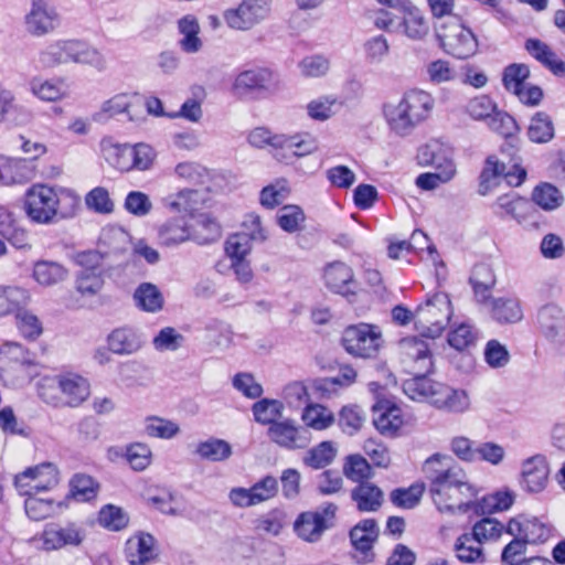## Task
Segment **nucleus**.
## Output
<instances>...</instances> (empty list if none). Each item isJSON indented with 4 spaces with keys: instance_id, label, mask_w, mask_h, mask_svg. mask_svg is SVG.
<instances>
[{
    "instance_id": "3c124183",
    "label": "nucleus",
    "mask_w": 565,
    "mask_h": 565,
    "mask_svg": "<svg viewBox=\"0 0 565 565\" xmlns=\"http://www.w3.org/2000/svg\"><path fill=\"white\" fill-rule=\"evenodd\" d=\"M178 423L159 416H148L143 422V433L151 438L172 439L180 434Z\"/></svg>"
},
{
    "instance_id": "a18cd8bd",
    "label": "nucleus",
    "mask_w": 565,
    "mask_h": 565,
    "mask_svg": "<svg viewBox=\"0 0 565 565\" xmlns=\"http://www.w3.org/2000/svg\"><path fill=\"white\" fill-rule=\"evenodd\" d=\"M491 316L499 323H515L522 320L523 311L516 298L501 297L492 300Z\"/></svg>"
},
{
    "instance_id": "8fccbe9b",
    "label": "nucleus",
    "mask_w": 565,
    "mask_h": 565,
    "mask_svg": "<svg viewBox=\"0 0 565 565\" xmlns=\"http://www.w3.org/2000/svg\"><path fill=\"white\" fill-rule=\"evenodd\" d=\"M158 238L164 246H174L188 241L190 231L182 218H172L159 227Z\"/></svg>"
},
{
    "instance_id": "4d7b16f0",
    "label": "nucleus",
    "mask_w": 565,
    "mask_h": 565,
    "mask_svg": "<svg viewBox=\"0 0 565 565\" xmlns=\"http://www.w3.org/2000/svg\"><path fill=\"white\" fill-rule=\"evenodd\" d=\"M530 76V68L525 64H511L503 71L502 82L507 90L515 96L524 88Z\"/></svg>"
},
{
    "instance_id": "6ab92c4d",
    "label": "nucleus",
    "mask_w": 565,
    "mask_h": 565,
    "mask_svg": "<svg viewBox=\"0 0 565 565\" xmlns=\"http://www.w3.org/2000/svg\"><path fill=\"white\" fill-rule=\"evenodd\" d=\"M379 536V527L373 519H365L350 531V540L355 550L354 557L359 563H370L374 558L373 544Z\"/></svg>"
},
{
    "instance_id": "5701e85b",
    "label": "nucleus",
    "mask_w": 565,
    "mask_h": 565,
    "mask_svg": "<svg viewBox=\"0 0 565 565\" xmlns=\"http://www.w3.org/2000/svg\"><path fill=\"white\" fill-rule=\"evenodd\" d=\"M34 177L35 164L31 160L0 156V184H22Z\"/></svg>"
},
{
    "instance_id": "f3484780",
    "label": "nucleus",
    "mask_w": 565,
    "mask_h": 565,
    "mask_svg": "<svg viewBox=\"0 0 565 565\" xmlns=\"http://www.w3.org/2000/svg\"><path fill=\"white\" fill-rule=\"evenodd\" d=\"M267 436L274 444L288 450L303 449L310 443L308 429L296 425L289 418L273 423L267 430Z\"/></svg>"
},
{
    "instance_id": "c9c22d12",
    "label": "nucleus",
    "mask_w": 565,
    "mask_h": 565,
    "mask_svg": "<svg viewBox=\"0 0 565 565\" xmlns=\"http://www.w3.org/2000/svg\"><path fill=\"white\" fill-rule=\"evenodd\" d=\"M134 301L138 309L149 313H157L163 309L164 297L157 285L141 282L134 291Z\"/></svg>"
},
{
    "instance_id": "4c0bfd02",
    "label": "nucleus",
    "mask_w": 565,
    "mask_h": 565,
    "mask_svg": "<svg viewBox=\"0 0 565 565\" xmlns=\"http://www.w3.org/2000/svg\"><path fill=\"white\" fill-rule=\"evenodd\" d=\"M482 542L477 541L470 533L461 534L454 544V551L459 562L465 564L486 563Z\"/></svg>"
},
{
    "instance_id": "49530a36",
    "label": "nucleus",
    "mask_w": 565,
    "mask_h": 565,
    "mask_svg": "<svg viewBox=\"0 0 565 565\" xmlns=\"http://www.w3.org/2000/svg\"><path fill=\"white\" fill-rule=\"evenodd\" d=\"M555 136V128L550 115L544 111L535 113L527 127V137L534 143H547Z\"/></svg>"
},
{
    "instance_id": "dca6fc26",
    "label": "nucleus",
    "mask_w": 565,
    "mask_h": 565,
    "mask_svg": "<svg viewBox=\"0 0 565 565\" xmlns=\"http://www.w3.org/2000/svg\"><path fill=\"white\" fill-rule=\"evenodd\" d=\"M541 334L556 349L565 348V311L557 305L543 306L537 312Z\"/></svg>"
},
{
    "instance_id": "de8ad7c7",
    "label": "nucleus",
    "mask_w": 565,
    "mask_h": 565,
    "mask_svg": "<svg viewBox=\"0 0 565 565\" xmlns=\"http://www.w3.org/2000/svg\"><path fill=\"white\" fill-rule=\"evenodd\" d=\"M179 31L182 39L179 44L185 53H196L202 46V40L199 38L200 25L198 19L193 15H185L179 20Z\"/></svg>"
},
{
    "instance_id": "72a5a7b5",
    "label": "nucleus",
    "mask_w": 565,
    "mask_h": 565,
    "mask_svg": "<svg viewBox=\"0 0 565 565\" xmlns=\"http://www.w3.org/2000/svg\"><path fill=\"white\" fill-rule=\"evenodd\" d=\"M525 50L553 74L558 76L565 75V63L558 58L557 54L546 43L537 39H529L525 42Z\"/></svg>"
},
{
    "instance_id": "0e129e2a",
    "label": "nucleus",
    "mask_w": 565,
    "mask_h": 565,
    "mask_svg": "<svg viewBox=\"0 0 565 565\" xmlns=\"http://www.w3.org/2000/svg\"><path fill=\"white\" fill-rule=\"evenodd\" d=\"M343 471L348 479L359 483L372 477V468L361 455L349 456Z\"/></svg>"
},
{
    "instance_id": "a211bd4d",
    "label": "nucleus",
    "mask_w": 565,
    "mask_h": 565,
    "mask_svg": "<svg viewBox=\"0 0 565 565\" xmlns=\"http://www.w3.org/2000/svg\"><path fill=\"white\" fill-rule=\"evenodd\" d=\"M550 467L546 457L534 455L521 463L520 484L530 493L542 492L548 482Z\"/></svg>"
},
{
    "instance_id": "052dcab7",
    "label": "nucleus",
    "mask_w": 565,
    "mask_h": 565,
    "mask_svg": "<svg viewBox=\"0 0 565 565\" xmlns=\"http://www.w3.org/2000/svg\"><path fill=\"white\" fill-rule=\"evenodd\" d=\"M70 486V495L78 502H88L97 495L98 486L89 476L76 475Z\"/></svg>"
},
{
    "instance_id": "338daca9",
    "label": "nucleus",
    "mask_w": 565,
    "mask_h": 565,
    "mask_svg": "<svg viewBox=\"0 0 565 565\" xmlns=\"http://www.w3.org/2000/svg\"><path fill=\"white\" fill-rule=\"evenodd\" d=\"M98 522L110 531H120L127 526L129 518L122 509L109 504L100 510Z\"/></svg>"
},
{
    "instance_id": "09e8293b",
    "label": "nucleus",
    "mask_w": 565,
    "mask_h": 565,
    "mask_svg": "<svg viewBox=\"0 0 565 565\" xmlns=\"http://www.w3.org/2000/svg\"><path fill=\"white\" fill-rule=\"evenodd\" d=\"M362 50L369 65H381L391 54V44L385 35L376 34L363 42Z\"/></svg>"
},
{
    "instance_id": "79ce46f5",
    "label": "nucleus",
    "mask_w": 565,
    "mask_h": 565,
    "mask_svg": "<svg viewBox=\"0 0 565 565\" xmlns=\"http://www.w3.org/2000/svg\"><path fill=\"white\" fill-rule=\"evenodd\" d=\"M202 460L218 462L227 460L232 454V446L224 439L210 437L199 441L193 451Z\"/></svg>"
},
{
    "instance_id": "58836bf2",
    "label": "nucleus",
    "mask_w": 565,
    "mask_h": 565,
    "mask_svg": "<svg viewBox=\"0 0 565 565\" xmlns=\"http://www.w3.org/2000/svg\"><path fill=\"white\" fill-rule=\"evenodd\" d=\"M273 81V72L268 68H254L239 73L234 82L238 93L267 89Z\"/></svg>"
},
{
    "instance_id": "4be33fe9",
    "label": "nucleus",
    "mask_w": 565,
    "mask_h": 565,
    "mask_svg": "<svg viewBox=\"0 0 565 565\" xmlns=\"http://www.w3.org/2000/svg\"><path fill=\"white\" fill-rule=\"evenodd\" d=\"M33 363V354L20 343L8 342L0 348V376L7 381L9 373H22L26 365Z\"/></svg>"
},
{
    "instance_id": "0eeeda50",
    "label": "nucleus",
    "mask_w": 565,
    "mask_h": 565,
    "mask_svg": "<svg viewBox=\"0 0 565 565\" xmlns=\"http://www.w3.org/2000/svg\"><path fill=\"white\" fill-rule=\"evenodd\" d=\"M436 34L444 51L457 58H468L478 50L475 34L457 17L440 21Z\"/></svg>"
},
{
    "instance_id": "a19ab883",
    "label": "nucleus",
    "mask_w": 565,
    "mask_h": 565,
    "mask_svg": "<svg viewBox=\"0 0 565 565\" xmlns=\"http://www.w3.org/2000/svg\"><path fill=\"white\" fill-rule=\"evenodd\" d=\"M202 193L193 189H184L162 200L163 205L172 212L192 214L203 203Z\"/></svg>"
},
{
    "instance_id": "ea45409f",
    "label": "nucleus",
    "mask_w": 565,
    "mask_h": 565,
    "mask_svg": "<svg viewBox=\"0 0 565 565\" xmlns=\"http://www.w3.org/2000/svg\"><path fill=\"white\" fill-rule=\"evenodd\" d=\"M100 151L105 160L119 171H130L131 146L120 145L111 138L100 141Z\"/></svg>"
},
{
    "instance_id": "423d86ee",
    "label": "nucleus",
    "mask_w": 565,
    "mask_h": 565,
    "mask_svg": "<svg viewBox=\"0 0 565 565\" xmlns=\"http://www.w3.org/2000/svg\"><path fill=\"white\" fill-rule=\"evenodd\" d=\"M452 315L451 302L445 292L428 296L414 312V321L424 335L431 339L441 334Z\"/></svg>"
},
{
    "instance_id": "aec40b11",
    "label": "nucleus",
    "mask_w": 565,
    "mask_h": 565,
    "mask_svg": "<svg viewBox=\"0 0 565 565\" xmlns=\"http://www.w3.org/2000/svg\"><path fill=\"white\" fill-rule=\"evenodd\" d=\"M507 533L512 536H520L529 544H537L550 537L551 530L537 518L521 514L509 521Z\"/></svg>"
},
{
    "instance_id": "7c9ffc66",
    "label": "nucleus",
    "mask_w": 565,
    "mask_h": 565,
    "mask_svg": "<svg viewBox=\"0 0 565 565\" xmlns=\"http://www.w3.org/2000/svg\"><path fill=\"white\" fill-rule=\"evenodd\" d=\"M326 285L337 294H354L355 280L353 270L342 262H335L324 269Z\"/></svg>"
},
{
    "instance_id": "9b49d317",
    "label": "nucleus",
    "mask_w": 565,
    "mask_h": 565,
    "mask_svg": "<svg viewBox=\"0 0 565 565\" xmlns=\"http://www.w3.org/2000/svg\"><path fill=\"white\" fill-rule=\"evenodd\" d=\"M25 32L33 38L54 33L61 25V15L52 0H30L23 18Z\"/></svg>"
},
{
    "instance_id": "ddd939ff",
    "label": "nucleus",
    "mask_w": 565,
    "mask_h": 565,
    "mask_svg": "<svg viewBox=\"0 0 565 565\" xmlns=\"http://www.w3.org/2000/svg\"><path fill=\"white\" fill-rule=\"evenodd\" d=\"M417 162L422 167H431L435 171L452 179L457 174L454 148L439 139H431L418 149Z\"/></svg>"
},
{
    "instance_id": "bf43d9fd",
    "label": "nucleus",
    "mask_w": 565,
    "mask_h": 565,
    "mask_svg": "<svg viewBox=\"0 0 565 565\" xmlns=\"http://www.w3.org/2000/svg\"><path fill=\"white\" fill-rule=\"evenodd\" d=\"M478 340V331L469 323H460L448 333V343L457 351L473 347Z\"/></svg>"
},
{
    "instance_id": "473e14b6",
    "label": "nucleus",
    "mask_w": 565,
    "mask_h": 565,
    "mask_svg": "<svg viewBox=\"0 0 565 565\" xmlns=\"http://www.w3.org/2000/svg\"><path fill=\"white\" fill-rule=\"evenodd\" d=\"M351 499L360 512H375L381 508L384 494L377 486L364 481L352 489Z\"/></svg>"
},
{
    "instance_id": "2eb2a0df",
    "label": "nucleus",
    "mask_w": 565,
    "mask_h": 565,
    "mask_svg": "<svg viewBox=\"0 0 565 565\" xmlns=\"http://www.w3.org/2000/svg\"><path fill=\"white\" fill-rule=\"evenodd\" d=\"M62 64H81L88 65L98 71L106 67V60L102 52L92 44L75 40L61 39L56 40Z\"/></svg>"
},
{
    "instance_id": "680f3d73",
    "label": "nucleus",
    "mask_w": 565,
    "mask_h": 565,
    "mask_svg": "<svg viewBox=\"0 0 565 565\" xmlns=\"http://www.w3.org/2000/svg\"><path fill=\"white\" fill-rule=\"evenodd\" d=\"M335 452L332 443L322 441L306 454L303 462L313 469H321L332 462Z\"/></svg>"
},
{
    "instance_id": "393cba45",
    "label": "nucleus",
    "mask_w": 565,
    "mask_h": 565,
    "mask_svg": "<svg viewBox=\"0 0 565 565\" xmlns=\"http://www.w3.org/2000/svg\"><path fill=\"white\" fill-rule=\"evenodd\" d=\"M401 21L398 26L402 34L412 41H422L429 33V23L425 13L412 1L406 3L399 11Z\"/></svg>"
},
{
    "instance_id": "6e6552de",
    "label": "nucleus",
    "mask_w": 565,
    "mask_h": 565,
    "mask_svg": "<svg viewBox=\"0 0 565 565\" xmlns=\"http://www.w3.org/2000/svg\"><path fill=\"white\" fill-rule=\"evenodd\" d=\"M382 331L377 326L359 323L349 326L342 333V345L352 356L375 358L383 345Z\"/></svg>"
},
{
    "instance_id": "864d4df0",
    "label": "nucleus",
    "mask_w": 565,
    "mask_h": 565,
    "mask_svg": "<svg viewBox=\"0 0 565 565\" xmlns=\"http://www.w3.org/2000/svg\"><path fill=\"white\" fill-rule=\"evenodd\" d=\"M252 411L257 423L271 426L281 417L284 405L277 399L263 398L253 405Z\"/></svg>"
},
{
    "instance_id": "c756f323",
    "label": "nucleus",
    "mask_w": 565,
    "mask_h": 565,
    "mask_svg": "<svg viewBox=\"0 0 565 565\" xmlns=\"http://www.w3.org/2000/svg\"><path fill=\"white\" fill-rule=\"evenodd\" d=\"M382 111L388 129L398 137H407L418 127L398 102L385 103Z\"/></svg>"
},
{
    "instance_id": "1a4fd4ad",
    "label": "nucleus",
    "mask_w": 565,
    "mask_h": 565,
    "mask_svg": "<svg viewBox=\"0 0 565 565\" xmlns=\"http://www.w3.org/2000/svg\"><path fill=\"white\" fill-rule=\"evenodd\" d=\"M85 530L75 522L47 523L43 531L32 539L34 545L44 552L78 547L85 540Z\"/></svg>"
},
{
    "instance_id": "37998d69",
    "label": "nucleus",
    "mask_w": 565,
    "mask_h": 565,
    "mask_svg": "<svg viewBox=\"0 0 565 565\" xmlns=\"http://www.w3.org/2000/svg\"><path fill=\"white\" fill-rule=\"evenodd\" d=\"M282 139L280 149L291 150L292 156L296 158L310 156L319 149L317 137L307 131L292 135L282 134Z\"/></svg>"
},
{
    "instance_id": "cd10ccee",
    "label": "nucleus",
    "mask_w": 565,
    "mask_h": 565,
    "mask_svg": "<svg viewBox=\"0 0 565 565\" xmlns=\"http://www.w3.org/2000/svg\"><path fill=\"white\" fill-rule=\"evenodd\" d=\"M31 294L17 285H0V318L20 312L29 307Z\"/></svg>"
},
{
    "instance_id": "f257e3e1",
    "label": "nucleus",
    "mask_w": 565,
    "mask_h": 565,
    "mask_svg": "<svg viewBox=\"0 0 565 565\" xmlns=\"http://www.w3.org/2000/svg\"><path fill=\"white\" fill-rule=\"evenodd\" d=\"M423 472L429 481L433 501L440 512H466L477 489L470 483L466 471L449 455L434 454L423 463Z\"/></svg>"
},
{
    "instance_id": "69168bd1",
    "label": "nucleus",
    "mask_w": 565,
    "mask_h": 565,
    "mask_svg": "<svg viewBox=\"0 0 565 565\" xmlns=\"http://www.w3.org/2000/svg\"><path fill=\"white\" fill-rule=\"evenodd\" d=\"M126 460L136 471H142L150 466L152 451L147 444L135 443L126 448Z\"/></svg>"
},
{
    "instance_id": "6e6d98bb",
    "label": "nucleus",
    "mask_w": 565,
    "mask_h": 565,
    "mask_svg": "<svg viewBox=\"0 0 565 565\" xmlns=\"http://www.w3.org/2000/svg\"><path fill=\"white\" fill-rule=\"evenodd\" d=\"M426 75L431 84L440 85L455 81L458 72L449 61L438 58L426 65Z\"/></svg>"
},
{
    "instance_id": "5fc2aeb1",
    "label": "nucleus",
    "mask_w": 565,
    "mask_h": 565,
    "mask_svg": "<svg viewBox=\"0 0 565 565\" xmlns=\"http://www.w3.org/2000/svg\"><path fill=\"white\" fill-rule=\"evenodd\" d=\"M532 200L541 209L553 211L563 204L564 196L556 186L550 183H543L533 190Z\"/></svg>"
},
{
    "instance_id": "e433bc0d",
    "label": "nucleus",
    "mask_w": 565,
    "mask_h": 565,
    "mask_svg": "<svg viewBox=\"0 0 565 565\" xmlns=\"http://www.w3.org/2000/svg\"><path fill=\"white\" fill-rule=\"evenodd\" d=\"M438 393L434 405L452 413H463L470 407V398L466 391L454 390L445 384L437 386Z\"/></svg>"
},
{
    "instance_id": "774afa93",
    "label": "nucleus",
    "mask_w": 565,
    "mask_h": 565,
    "mask_svg": "<svg viewBox=\"0 0 565 565\" xmlns=\"http://www.w3.org/2000/svg\"><path fill=\"white\" fill-rule=\"evenodd\" d=\"M303 222L305 214L297 205H285L277 213L278 225L288 233L299 231Z\"/></svg>"
},
{
    "instance_id": "39448f33",
    "label": "nucleus",
    "mask_w": 565,
    "mask_h": 565,
    "mask_svg": "<svg viewBox=\"0 0 565 565\" xmlns=\"http://www.w3.org/2000/svg\"><path fill=\"white\" fill-rule=\"evenodd\" d=\"M78 199L71 191L55 189L46 184H34L25 193L26 215L34 222L47 224L60 214L65 216L62 205L74 206Z\"/></svg>"
},
{
    "instance_id": "f704fd0d",
    "label": "nucleus",
    "mask_w": 565,
    "mask_h": 565,
    "mask_svg": "<svg viewBox=\"0 0 565 565\" xmlns=\"http://www.w3.org/2000/svg\"><path fill=\"white\" fill-rule=\"evenodd\" d=\"M30 90L43 102H58L70 95L65 79L62 77L53 79L34 77L30 81Z\"/></svg>"
},
{
    "instance_id": "9d476101",
    "label": "nucleus",
    "mask_w": 565,
    "mask_h": 565,
    "mask_svg": "<svg viewBox=\"0 0 565 565\" xmlns=\"http://www.w3.org/2000/svg\"><path fill=\"white\" fill-rule=\"evenodd\" d=\"M337 511L334 503H326L315 511L302 512L294 523V531L306 542H318L334 525Z\"/></svg>"
},
{
    "instance_id": "13d9d810",
    "label": "nucleus",
    "mask_w": 565,
    "mask_h": 565,
    "mask_svg": "<svg viewBox=\"0 0 565 565\" xmlns=\"http://www.w3.org/2000/svg\"><path fill=\"white\" fill-rule=\"evenodd\" d=\"M305 424L316 430H322L330 427L334 423V416L327 407L315 404L309 405L302 413Z\"/></svg>"
},
{
    "instance_id": "2f4dec72",
    "label": "nucleus",
    "mask_w": 565,
    "mask_h": 565,
    "mask_svg": "<svg viewBox=\"0 0 565 565\" xmlns=\"http://www.w3.org/2000/svg\"><path fill=\"white\" fill-rule=\"evenodd\" d=\"M137 105H142L138 95L117 94L102 104L95 119L103 120L119 114H127L130 121H138V118L132 114V108Z\"/></svg>"
},
{
    "instance_id": "4468645a",
    "label": "nucleus",
    "mask_w": 565,
    "mask_h": 565,
    "mask_svg": "<svg viewBox=\"0 0 565 565\" xmlns=\"http://www.w3.org/2000/svg\"><path fill=\"white\" fill-rule=\"evenodd\" d=\"M512 169L513 171L508 170L507 164L495 156L488 157L479 178L478 193L482 196L488 195L498 186L502 177L507 179L509 184L520 185L526 177V171L518 163H513Z\"/></svg>"
},
{
    "instance_id": "e2e57ef3",
    "label": "nucleus",
    "mask_w": 565,
    "mask_h": 565,
    "mask_svg": "<svg viewBox=\"0 0 565 565\" xmlns=\"http://www.w3.org/2000/svg\"><path fill=\"white\" fill-rule=\"evenodd\" d=\"M365 422V413L356 405L344 406L339 414V425L348 435L359 431Z\"/></svg>"
},
{
    "instance_id": "a878e982",
    "label": "nucleus",
    "mask_w": 565,
    "mask_h": 565,
    "mask_svg": "<svg viewBox=\"0 0 565 565\" xmlns=\"http://www.w3.org/2000/svg\"><path fill=\"white\" fill-rule=\"evenodd\" d=\"M108 350L118 355H130L143 345L142 335L130 327L113 330L107 337Z\"/></svg>"
},
{
    "instance_id": "f8f14e48",
    "label": "nucleus",
    "mask_w": 565,
    "mask_h": 565,
    "mask_svg": "<svg viewBox=\"0 0 565 565\" xmlns=\"http://www.w3.org/2000/svg\"><path fill=\"white\" fill-rule=\"evenodd\" d=\"M270 2L271 0H242L237 8L226 9L223 19L230 29L248 31L268 17Z\"/></svg>"
},
{
    "instance_id": "603ef678",
    "label": "nucleus",
    "mask_w": 565,
    "mask_h": 565,
    "mask_svg": "<svg viewBox=\"0 0 565 565\" xmlns=\"http://www.w3.org/2000/svg\"><path fill=\"white\" fill-rule=\"evenodd\" d=\"M340 106L338 98L333 95H323L310 100L307 106V115L317 121H326L335 115Z\"/></svg>"
},
{
    "instance_id": "c03bdc74",
    "label": "nucleus",
    "mask_w": 565,
    "mask_h": 565,
    "mask_svg": "<svg viewBox=\"0 0 565 565\" xmlns=\"http://www.w3.org/2000/svg\"><path fill=\"white\" fill-rule=\"evenodd\" d=\"M67 276V269L56 262L39 260L33 266V278L44 287L57 285L64 281Z\"/></svg>"
},
{
    "instance_id": "f03ea898",
    "label": "nucleus",
    "mask_w": 565,
    "mask_h": 565,
    "mask_svg": "<svg viewBox=\"0 0 565 565\" xmlns=\"http://www.w3.org/2000/svg\"><path fill=\"white\" fill-rule=\"evenodd\" d=\"M399 352L402 363L413 375L403 383L404 393L413 401H426L434 405V398L438 393L437 386L441 383L427 377L433 369L428 343L416 337L405 338L399 342Z\"/></svg>"
},
{
    "instance_id": "412c9836",
    "label": "nucleus",
    "mask_w": 565,
    "mask_h": 565,
    "mask_svg": "<svg viewBox=\"0 0 565 565\" xmlns=\"http://www.w3.org/2000/svg\"><path fill=\"white\" fill-rule=\"evenodd\" d=\"M491 209L499 217H511L522 224L531 215L533 206L529 200L511 191L499 195Z\"/></svg>"
},
{
    "instance_id": "bb28decb",
    "label": "nucleus",
    "mask_w": 565,
    "mask_h": 565,
    "mask_svg": "<svg viewBox=\"0 0 565 565\" xmlns=\"http://www.w3.org/2000/svg\"><path fill=\"white\" fill-rule=\"evenodd\" d=\"M156 540L151 534L139 533L126 542L125 555L130 565H146L156 557Z\"/></svg>"
},
{
    "instance_id": "c85d7f7f",
    "label": "nucleus",
    "mask_w": 565,
    "mask_h": 565,
    "mask_svg": "<svg viewBox=\"0 0 565 565\" xmlns=\"http://www.w3.org/2000/svg\"><path fill=\"white\" fill-rule=\"evenodd\" d=\"M402 411L396 405L380 403L373 406V424L385 436H394L403 426Z\"/></svg>"
},
{
    "instance_id": "b1692460",
    "label": "nucleus",
    "mask_w": 565,
    "mask_h": 565,
    "mask_svg": "<svg viewBox=\"0 0 565 565\" xmlns=\"http://www.w3.org/2000/svg\"><path fill=\"white\" fill-rule=\"evenodd\" d=\"M397 102L417 126L430 116L435 107L433 95L423 89H409Z\"/></svg>"
},
{
    "instance_id": "7ed1b4c3",
    "label": "nucleus",
    "mask_w": 565,
    "mask_h": 565,
    "mask_svg": "<svg viewBox=\"0 0 565 565\" xmlns=\"http://www.w3.org/2000/svg\"><path fill=\"white\" fill-rule=\"evenodd\" d=\"M58 483V471L50 462L30 467L14 478V484L19 493L28 495L24 502L26 515L33 521H41L56 512L60 504L51 499L38 498L33 492L49 490Z\"/></svg>"
},
{
    "instance_id": "20e7f679",
    "label": "nucleus",
    "mask_w": 565,
    "mask_h": 565,
    "mask_svg": "<svg viewBox=\"0 0 565 565\" xmlns=\"http://www.w3.org/2000/svg\"><path fill=\"white\" fill-rule=\"evenodd\" d=\"M38 392L41 399L53 407H78L90 395V385L84 376L65 372L40 380Z\"/></svg>"
}]
</instances>
